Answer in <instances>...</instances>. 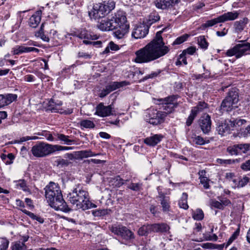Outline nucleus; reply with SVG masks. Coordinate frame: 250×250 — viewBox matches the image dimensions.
<instances>
[{
	"instance_id": "obj_1",
	"label": "nucleus",
	"mask_w": 250,
	"mask_h": 250,
	"mask_svg": "<svg viewBox=\"0 0 250 250\" xmlns=\"http://www.w3.org/2000/svg\"><path fill=\"white\" fill-rule=\"evenodd\" d=\"M161 33V31L157 32L155 37L150 42L135 52V62L147 63L164 56L168 52L169 49L165 45Z\"/></svg>"
},
{
	"instance_id": "obj_2",
	"label": "nucleus",
	"mask_w": 250,
	"mask_h": 250,
	"mask_svg": "<svg viewBox=\"0 0 250 250\" xmlns=\"http://www.w3.org/2000/svg\"><path fill=\"white\" fill-rule=\"evenodd\" d=\"M44 189L46 198L51 207L56 210L64 212L70 210L63 199L62 191L58 184L51 182Z\"/></svg>"
},
{
	"instance_id": "obj_3",
	"label": "nucleus",
	"mask_w": 250,
	"mask_h": 250,
	"mask_svg": "<svg viewBox=\"0 0 250 250\" xmlns=\"http://www.w3.org/2000/svg\"><path fill=\"white\" fill-rule=\"evenodd\" d=\"M67 197L76 209L84 210L96 207V205L90 201L88 192L83 189L75 188L68 194Z\"/></svg>"
},
{
	"instance_id": "obj_4",
	"label": "nucleus",
	"mask_w": 250,
	"mask_h": 250,
	"mask_svg": "<svg viewBox=\"0 0 250 250\" xmlns=\"http://www.w3.org/2000/svg\"><path fill=\"white\" fill-rule=\"evenodd\" d=\"M111 20L116 29L113 33L114 37L118 39L124 38L128 32L129 28L125 13L122 11H119L115 13Z\"/></svg>"
},
{
	"instance_id": "obj_5",
	"label": "nucleus",
	"mask_w": 250,
	"mask_h": 250,
	"mask_svg": "<svg viewBox=\"0 0 250 250\" xmlns=\"http://www.w3.org/2000/svg\"><path fill=\"white\" fill-rule=\"evenodd\" d=\"M115 2L113 0H104L103 3L94 5L92 9L88 12L91 19L96 20L107 15L114 9Z\"/></svg>"
},
{
	"instance_id": "obj_6",
	"label": "nucleus",
	"mask_w": 250,
	"mask_h": 250,
	"mask_svg": "<svg viewBox=\"0 0 250 250\" xmlns=\"http://www.w3.org/2000/svg\"><path fill=\"white\" fill-rule=\"evenodd\" d=\"M233 47L229 49L226 53L227 56H235L237 59L240 58L248 54L250 51V43L246 41L241 40L238 42Z\"/></svg>"
},
{
	"instance_id": "obj_7",
	"label": "nucleus",
	"mask_w": 250,
	"mask_h": 250,
	"mask_svg": "<svg viewBox=\"0 0 250 250\" xmlns=\"http://www.w3.org/2000/svg\"><path fill=\"white\" fill-rule=\"evenodd\" d=\"M31 151L35 157H44L55 152L54 145L44 142H39L33 146Z\"/></svg>"
},
{
	"instance_id": "obj_8",
	"label": "nucleus",
	"mask_w": 250,
	"mask_h": 250,
	"mask_svg": "<svg viewBox=\"0 0 250 250\" xmlns=\"http://www.w3.org/2000/svg\"><path fill=\"white\" fill-rule=\"evenodd\" d=\"M239 13L237 11L228 12L213 19L208 20L203 24L204 27H211L217 23L233 21L238 18Z\"/></svg>"
},
{
	"instance_id": "obj_9",
	"label": "nucleus",
	"mask_w": 250,
	"mask_h": 250,
	"mask_svg": "<svg viewBox=\"0 0 250 250\" xmlns=\"http://www.w3.org/2000/svg\"><path fill=\"white\" fill-rule=\"evenodd\" d=\"M238 101V92L236 89H233L229 92L228 96L222 102L221 108L224 110L230 111L237 106L236 104Z\"/></svg>"
},
{
	"instance_id": "obj_10",
	"label": "nucleus",
	"mask_w": 250,
	"mask_h": 250,
	"mask_svg": "<svg viewBox=\"0 0 250 250\" xmlns=\"http://www.w3.org/2000/svg\"><path fill=\"white\" fill-rule=\"evenodd\" d=\"M166 117V114L162 111L150 108L146 112V122L152 125H157L163 123Z\"/></svg>"
},
{
	"instance_id": "obj_11",
	"label": "nucleus",
	"mask_w": 250,
	"mask_h": 250,
	"mask_svg": "<svg viewBox=\"0 0 250 250\" xmlns=\"http://www.w3.org/2000/svg\"><path fill=\"white\" fill-rule=\"evenodd\" d=\"M109 229L114 234L120 236L125 240H130L134 238L133 233L126 227L122 225L112 226Z\"/></svg>"
},
{
	"instance_id": "obj_12",
	"label": "nucleus",
	"mask_w": 250,
	"mask_h": 250,
	"mask_svg": "<svg viewBox=\"0 0 250 250\" xmlns=\"http://www.w3.org/2000/svg\"><path fill=\"white\" fill-rule=\"evenodd\" d=\"M62 102L61 101H55L54 99H50L47 103L48 110H50L52 112H57L61 114H69L72 112V109H69L67 111L63 109L61 106Z\"/></svg>"
},
{
	"instance_id": "obj_13",
	"label": "nucleus",
	"mask_w": 250,
	"mask_h": 250,
	"mask_svg": "<svg viewBox=\"0 0 250 250\" xmlns=\"http://www.w3.org/2000/svg\"><path fill=\"white\" fill-rule=\"evenodd\" d=\"M114 111L112 104L106 106L103 103H100L96 107L95 114L101 117H105L113 115Z\"/></svg>"
},
{
	"instance_id": "obj_14",
	"label": "nucleus",
	"mask_w": 250,
	"mask_h": 250,
	"mask_svg": "<svg viewBox=\"0 0 250 250\" xmlns=\"http://www.w3.org/2000/svg\"><path fill=\"white\" fill-rule=\"evenodd\" d=\"M148 30L149 28L147 25L140 24L134 27L131 36L136 39L143 38L147 34Z\"/></svg>"
},
{
	"instance_id": "obj_15",
	"label": "nucleus",
	"mask_w": 250,
	"mask_h": 250,
	"mask_svg": "<svg viewBox=\"0 0 250 250\" xmlns=\"http://www.w3.org/2000/svg\"><path fill=\"white\" fill-rule=\"evenodd\" d=\"M164 103L163 104V113L166 114V116L171 113L177 105L174 98L172 97H168L163 100Z\"/></svg>"
},
{
	"instance_id": "obj_16",
	"label": "nucleus",
	"mask_w": 250,
	"mask_h": 250,
	"mask_svg": "<svg viewBox=\"0 0 250 250\" xmlns=\"http://www.w3.org/2000/svg\"><path fill=\"white\" fill-rule=\"evenodd\" d=\"M199 124L203 132L204 133H208L211 129L210 117L208 114H204L201 117Z\"/></svg>"
},
{
	"instance_id": "obj_17",
	"label": "nucleus",
	"mask_w": 250,
	"mask_h": 250,
	"mask_svg": "<svg viewBox=\"0 0 250 250\" xmlns=\"http://www.w3.org/2000/svg\"><path fill=\"white\" fill-rule=\"evenodd\" d=\"M17 98V95L14 94L0 95V108L10 104Z\"/></svg>"
},
{
	"instance_id": "obj_18",
	"label": "nucleus",
	"mask_w": 250,
	"mask_h": 250,
	"mask_svg": "<svg viewBox=\"0 0 250 250\" xmlns=\"http://www.w3.org/2000/svg\"><path fill=\"white\" fill-rule=\"evenodd\" d=\"M163 138V136L161 134H153L145 138L144 142L148 146H154L160 143Z\"/></svg>"
},
{
	"instance_id": "obj_19",
	"label": "nucleus",
	"mask_w": 250,
	"mask_h": 250,
	"mask_svg": "<svg viewBox=\"0 0 250 250\" xmlns=\"http://www.w3.org/2000/svg\"><path fill=\"white\" fill-rule=\"evenodd\" d=\"M231 130H233V128L230 125L229 121V122L225 121L224 123H221L216 128L218 133L221 136L229 134Z\"/></svg>"
},
{
	"instance_id": "obj_20",
	"label": "nucleus",
	"mask_w": 250,
	"mask_h": 250,
	"mask_svg": "<svg viewBox=\"0 0 250 250\" xmlns=\"http://www.w3.org/2000/svg\"><path fill=\"white\" fill-rule=\"evenodd\" d=\"M97 26L102 31H109L115 29L111 19L102 20Z\"/></svg>"
},
{
	"instance_id": "obj_21",
	"label": "nucleus",
	"mask_w": 250,
	"mask_h": 250,
	"mask_svg": "<svg viewBox=\"0 0 250 250\" xmlns=\"http://www.w3.org/2000/svg\"><path fill=\"white\" fill-rule=\"evenodd\" d=\"M42 12L41 10H38L29 19V25L32 28H36L41 22V15Z\"/></svg>"
},
{
	"instance_id": "obj_22",
	"label": "nucleus",
	"mask_w": 250,
	"mask_h": 250,
	"mask_svg": "<svg viewBox=\"0 0 250 250\" xmlns=\"http://www.w3.org/2000/svg\"><path fill=\"white\" fill-rule=\"evenodd\" d=\"M152 232H165L167 231L169 228L165 223L151 224Z\"/></svg>"
},
{
	"instance_id": "obj_23",
	"label": "nucleus",
	"mask_w": 250,
	"mask_h": 250,
	"mask_svg": "<svg viewBox=\"0 0 250 250\" xmlns=\"http://www.w3.org/2000/svg\"><path fill=\"white\" fill-rule=\"evenodd\" d=\"M159 197L160 198L161 204L163 211H168L170 208V202L169 197H166L159 191Z\"/></svg>"
},
{
	"instance_id": "obj_24",
	"label": "nucleus",
	"mask_w": 250,
	"mask_h": 250,
	"mask_svg": "<svg viewBox=\"0 0 250 250\" xmlns=\"http://www.w3.org/2000/svg\"><path fill=\"white\" fill-rule=\"evenodd\" d=\"M249 22L247 18H244L243 19L236 21L234 22V28L237 32H241L244 30L246 25Z\"/></svg>"
},
{
	"instance_id": "obj_25",
	"label": "nucleus",
	"mask_w": 250,
	"mask_h": 250,
	"mask_svg": "<svg viewBox=\"0 0 250 250\" xmlns=\"http://www.w3.org/2000/svg\"><path fill=\"white\" fill-rule=\"evenodd\" d=\"M250 181V178L245 176L241 180H237V179H233V184H231V186L233 188H242L245 186Z\"/></svg>"
},
{
	"instance_id": "obj_26",
	"label": "nucleus",
	"mask_w": 250,
	"mask_h": 250,
	"mask_svg": "<svg viewBox=\"0 0 250 250\" xmlns=\"http://www.w3.org/2000/svg\"><path fill=\"white\" fill-rule=\"evenodd\" d=\"M206 173L205 170H201L199 171V179L200 183L203 185V187L205 189H208L210 187V186L209 185V180L208 177L206 176H205V174Z\"/></svg>"
},
{
	"instance_id": "obj_27",
	"label": "nucleus",
	"mask_w": 250,
	"mask_h": 250,
	"mask_svg": "<svg viewBox=\"0 0 250 250\" xmlns=\"http://www.w3.org/2000/svg\"><path fill=\"white\" fill-rule=\"evenodd\" d=\"M152 232L151 225L147 224L142 226L138 230V233L139 235H147L149 233Z\"/></svg>"
},
{
	"instance_id": "obj_28",
	"label": "nucleus",
	"mask_w": 250,
	"mask_h": 250,
	"mask_svg": "<svg viewBox=\"0 0 250 250\" xmlns=\"http://www.w3.org/2000/svg\"><path fill=\"white\" fill-rule=\"evenodd\" d=\"M79 37L81 39H84L83 40H95L98 39V36L95 34H92L86 31H82Z\"/></svg>"
},
{
	"instance_id": "obj_29",
	"label": "nucleus",
	"mask_w": 250,
	"mask_h": 250,
	"mask_svg": "<svg viewBox=\"0 0 250 250\" xmlns=\"http://www.w3.org/2000/svg\"><path fill=\"white\" fill-rule=\"evenodd\" d=\"M188 194L186 193H183L180 201H179V205L181 208L187 209L188 208L187 203Z\"/></svg>"
},
{
	"instance_id": "obj_30",
	"label": "nucleus",
	"mask_w": 250,
	"mask_h": 250,
	"mask_svg": "<svg viewBox=\"0 0 250 250\" xmlns=\"http://www.w3.org/2000/svg\"><path fill=\"white\" fill-rule=\"evenodd\" d=\"M43 27L44 23H42L40 27V29L39 31L37 32L35 34V36L37 37H40L44 42H48L49 39L43 33Z\"/></svg>"
},
{
	"instance_id": "obj_31",
	"label": "nucleus",
	"mask_w": 250,
	"mask_h": 250,
	"mask_svg": "<svg viewBox=\"0 0 250 250\" xmlns=\"http://www.w3.org/2000/svg\"><path fill=\"white\" fill-rule=\"evenodd\" d=\"M14 182L16 183V186L17 188H20L23 191H28L29 188L27 186L26 182L24 180L20 179L18 181H15Z\"/></svg>"
},
{
	"instance_id": "obj_32",
	"label": "nucleus",
	"mask_w": 250,
	"mask_h": 250,
	"mask_svg": "<svg viewBox=\"0 0 250 250\" xmlns=\"http://www.w3.org/2000/svg\"><path fill=\"white\" fill-rule=\"evenodd\" d=\"M207 107V104L204 102H200L197 106L193 107L191 109L192 112L198 114L199 112H201L204 109Z\"/></svg>"
},
{
	"instance_id": "obj_33",
	"label": "nucleus",
	"mask_w": 250,
	"mask_h": 250,
	"mask_svg": "<svg viewBox=\"0 0 250 250\" xmlns=\"http://www.w3.org/2000/svg\"><path fill=\"white\" fill-rule=\"evenodd\" d=\"M81 158H87L100 155V153H94L90 150H83L78 152Z\"/></svg>"
},
{
	"instance_id": "obj_34",
	"label": "nucleus",
	"mask_w": 250,
	"mask_h": 250,
	"mask_svg": "<svg viewBox=\"0 0 250 250\" xmlns=\"http://www.w3.org/2000/svg\"><path fill=\"white\" fill-rule=\"evenodd\" d=\"M80 125L82 127L86 128H93L95 125L93 121L89 120H83L80 122Z\"/></svg>"
},
{
	"instance_id": "obj_35",
	"label": "nucleus",
	"mask_w": 250,
	"mask_h": 250,
	"mask_svg": "<svg viewBox=\"0 0 250 250\" xmlns=\"http://www.w3.org/2000/svg\"><path fill=\"white\" fill-rule=\"evenodd\" d=\"M238 154L246 153L250 150V146L249 144H238Z\"/></svg>"
},
{
	"instance_id": "obj_36",
	"label": "nucleus",
	"mask_w": 250,
	"mask_h": 250,
	"mask_svg": "<svg viewBox=\"0 0 250 250\" xmlns=\"http://www.w3.org/2000/svg\"><path fill=\"white\" fill-rule=\"evenodd\" d=\"M57 166L60 167H65L71 164V162L67 159L59 158L55 161Z\"/></svg>"
},
{
	"instance_id": "obj_37",
	"label": "nucleus",
	"mask_w": 250,
	"mask_h": 250,
	"mask_svg": "<svg viewBox=\"0 0 250 250\" xmlns=\"http://www.w3.org/2000/svg\"><path fill=\"white\" fill-rule=\"evenodd\" d=\"M192 217L195 220H201L204 218V214L201 209H197L192 212Z\"/></svg>"
},
{
	"instance_id": "obj_38",
	"label": "nucleus",
	"mask_w": 250,
	"mask_h": 250,
	"mask_svg": "<svg viewBox=\"0 0 250 250\" xmlns=\"http://www.w3.org/2000/svg\"><path fill=\"white\" fill-rule=\"evenodd\" d=\"M57 137L60 140L64 142L65 145H69L74 142L73 140L69 139V136L64 135L62 134H58Z\"/></svg>"
},
{
	"instance_id": "obj_39",
	"label": "nucleus",
	"mask_w": 250,
	"mask_h": 250,
	"mask_svg": "<svg viewBox=\"0 0 250 250\" xmlns=\"http://www.w3.org/2000/svg\"><path fill=\"white\" fill-rule=\"evenodd\" d=\"M22 211L23 212H24L25 214H26L27 215H28L32 219L37 220L40 223H43V222H44L43 219L40 216H37V215L34 214L33 213L31 212L26 210H22Z\"/></svg>"
},
{
	"instance_id": "obj_40",
	"label": "nucleus",
	"mask_w": 250,
	"mask_h": 250,
	"mask_svg": "<svg viewBox=\"0 0 250 250\" xmlns=\"http://www.w3.org/2000/svg\"><path fill=\"white\" fill-rule=\"evenodd\" d=\"M230 125L233 128L237 126H240L246 123V121L244 119H236L233 121H229Z\"/></svg>"
},
{
	"instance_id": "obj_41",
	"label": "nucleus",
	"mask_w": 250,
	"mask_h": 250,
	"mask_svg": "<svg viewBox=\"0 0 250 250\" xmlns=\"http://www.w3.org/2000/svg\"><path fill=\"white\" fill-rule=\"evenodd\" d=\"M217 238L218 237L216 234H213L212 235H207L206 234H203V238H200L198 239H195L194 241L196 242H202L204 240L216 241Z\"/></svg>"
},
{
	"instance_id": "obj_42",
	"label": "nucleus",
	"mask_w": 250,
	"mask_h": 250,
	"mask_svg": "<svg viewBox=\"0 0 250 250\" xmlns=\"http://www.w3.org/2000/svg\"><path fill=\"white\" fill-rule=\"evenodd\" d=\"M198 43L201 48L206 49L208 47V43L204 36H200L198 38Z\"/></svg>"
},
{
	"instance_id": "obj_43",
	"label": "nucleus",
	"mask_w": 250,
	"mask_h": 250,
	"mask_svg": "<svg viewBox=\"0 0 250 250\" xmlns=\"http://www.w3.org/2000/svg\"><path fill=\"white\" fill-rule=\"evenodd\" d=\"M9 244V240L6 238H0V250H7Z\"/></svg>"
},
{
	"instance_id": "obj_44",
	"label": "nucleus",
	"mask_w": 250,
	"mask_h": 250,
	"mask_svg": "<svg viewBox=\"0 0 250 250\" xmlns=\"http://www.w3.org/2000/svg\"><path fill=\"white\" fill-rule=\"evenodd\" d=\"M217 162L221 165H223L224 166H226L227 165H230L233 163H234L235 162H238V160L237 159L235 160H231V159H217L216 160Z\"/></svg>"
},
{
	"instance_id": "obj_45",
	"label": "nucleus",
	"mask_w": 250,
	"mask_h": 250,
	"mask_svg": "<svg viewBox=\"0 0 250 250\" xmlns=\"http://www.w3.org/2000/svg\"><path fill=\"white\" fill-rule=\"evenodd\" d=\"M13 55H19L24 53V45H16L12 49Z\"/></svg>"
},
{
	"instance_id": "obj_46",
	"label": "nucleus",
	"mask_w": 250,
	"mask_h": 250,
	"mask_svg": "<svg viewBox=\"0 0 250 250\" xmlns=\"http://www.w3.org/2000/svg\"><path fill=\"white\" fill-rule=\"evenodd\" d=\"M238 146L237 145H234L232 146H229L228 147L227 149V151L228 153H229L230 155H238Z\"/></svg>"
},
{
	"instance_id": "obj_47",
	"label": "nucleus",
	"mask_w": 250,
	"mask_h": 250,
	"mask_svg": "<svg viewBox=\"0 0 250 250\" xmlns=\"http://www.w3.org/2000/svg\"><path fill=\"white\" fill-rule=\"evenodd\" d=\"M142 184L131 183L128 188L133 191H139L142 189Z\"/></svg>"
},
{
	"instance_id": "obj_48",
	"label": "nucleus",
	"mask_w": 250,
	"mask_h": 250,
	"mask_svg": "<svg viewBox=\"0 0 250 250\" xmlns=\"http://www.w3.org/2000/svg\"><path fill=\"white\" fill-rule=\"evenodd\" d=\"M160 19V17L157 14H151L149 16L147 23L152 24V23L158 21Z\"/></svg>"
},
{
	"instance_id": "obj_49",
	"label": "nucleus",
	"mask_w": 250,
	"mask_h": 250,
	"mask_svg": "<svg viewBox=\"0 0 250 250\" xmlns=\"http://www.w3.org/2000/svg\"><path fill=\"white\" fill-rule=\"evenodd\" d=\"M193 141L196 144L198 145H203L209 143L208 140L206 141L199 136H196L194 138Z\"/></svg>"
},
{
	"instance_id": "obj_50",
	"label": "nucleus",
	"mask_w": 250,
	"mask_h": 250,
	"mask_svg": "<svg viewBox=\"0 0 250 250\" xmlns=\"http://www.w3.org/2000/svg\"><path fill=\"white\" fill-rule=\"evenodd\" d=\"M25 244L23 242H17L12 246V250H23L25 248Z\"/></svg>"
},
{
	"instance_id": "obj_51",
	"label": "nucleus",
	"mask_w": 250,
	"mask_h": 250,
	"mask_svg": "<svg viewBox=\"0 0 250 250\" xmlns=\"http://www.w3.org/2000/svg\"><path fill=\"white\" fill-rule=\"evenodd\" d=\"M188 35L185 34L181 37L177 38L173 42V44H180L187 40Z\"/></svg>"
},
{
	"instance_id": "obj_52",
	"label": "nucleus",
	"mask_w": 250,
	"mask_h": 250,
	"mask_svg": "<svg viewBox=\"0 0 250 250\" xmlns=\"http://www.w3.org/2000/svg\"><path fill=\"white\" fill-rule=\"evenodd\" d=\"M108 213V211L106 209L95 210L92 211V214L95 216H101L105 215Z\"/></svg>"
},
{
	"instance_id": "obj_53",
	"label": "nucleus",
	"mask_w": 250,
	"mask_h": 250,
	"mask_svg": "<svg viewBox=\"0 0 250 250\" xmlns=\"http://www.w3.org/2000/svg\"><path fill=\"white\" fill-rule=\"evenodd\" d=\"M222 205V203H221L220 202L216 201L215 200H212L210 202V205L212 207L219 209L223 208V205Z\"/></svg>"
},
{
	"instance_id": "obj_54",
	"label": "nucleus",
	"mask_w": 250,
	"mask_h": 250,
	"mask_svg": "<svg viewBox=\"0 0 250 250\" xmlns=\"http://www.w3.org/2000/svg\"><path fill=\"white\" fill-rule=\"evenodd\" d=\"M72 149V147L63 146L58 145H54V152L57 151L69 150Z\"/></svg>"
},
{
	"instance_id": "obj_55",
	"label": "nucleus",
	"mask_w": 250,
	"mask_h": 250,
	"mask_svg": "<svg viewBox=\"0 0 250 250\" xmlns=\"http://www.w3.org/2000/svg\"><path fill=\"white\" fill-rule=\"evenodd\" d=\"M38 139V137L37 136H25L22 137L20 139V140H18L16 141V143H20L23 142H25L30 140H36Z\"/></svg>"
},
{
	"instance_id": "obj_56",
	"label": "nucleus",
	"mask_w": 250,
	"mask_h": 250,
	"mask_svg": "<svg viewBox=\"0 0 250 250\" xmlns=\"http://www.w3.org/2000/svg\"><path fill=\"white\" fill-rule=\"evenodd\" d=\"M196 115L197 114H196V113L192 112V110L191 111V113L187 120L186 124L187 125L189 126L191 125L194 118L196 117Z\"/></svg>"
},
{
	"instance_id": "obj_57",
	"label": "nucleus",
	"mask_w": 250,
	"mask_h": 250,
	"mask_svg": "<svg viewBox=\"0 0 250 250\" xmlns=\"http://www.w3.org/2000/svg\"><path fill=\"white\" fill-rule=\"evenodd\" d=\"M106 86L110 92L118 88L117 82L111 83Z\"/></svg>"
},
{
	"instance_id": "obj_58",
	"label": "nucleus",
	"mask_w": 250,
	"mask_h": 250,
	"mask_svg": "<svg viewBox=\"0 0 250 250\" xmlns=\"http://www.w3.org/2000/svg\"><path fill=\"white\" fill-rule=\"evenodd\" d=\"M201 247L205 249H215L217 247H215V245L210 243H206L202 244Z\"/></svg>"
},
{
	"instance_id": "obj_59",
	"label": "nucleus",
	"mask_w": 250,
	"mask_h": 250,
	"mask_svg": "<svg viewBox=\"0 0 250 250\" xmlns=\"http://www.w3.org/2000/svg\"><path fill=\"white\" fill-rule=\"evenodd\" d=\"M185 55L183 53L180 55V58L179 59V60L176 62V65L181 64L182 63H183L185 65L187 64L188 63L187 62V59L185 57Z\"/></svg>"
},
{
	"instance_id": "obj_60",
	"label": "nucleus",
	"mask_w": 250,
	"mask_h": 250,
	"mask_svg": "<svg viewBox=\"0 0 250 250\" xmlns=\"http://www.w3.org/2000/svg\"><path fill=\"white\" fill-rule=\"evenodd\" d=\"M196 51V48L194 47H190L188 48L187 49L184 50L183 52V54L186 55V54H189V55H192L194 54V53Z\"/></svg>"
},
{
	"instance_id": "obj_61",
	"label": "nucleus",
	"mask_w": 250,
	"mask_h": 250,
	"mask_svg": "<svg viewBox=\"0 0 250 250\" xmlns=\"http://www.w3.org/2000/svg\"><path fill=\"white\" fill-rule=\"evenodd\" d=\"M31 52H39V50L35 47H27L24 45V53H29Z\"/></svg>"
},
{
	"instance_id": "obj_62",
	"label": "nucleus",
	"mask_w": 250,
	"mask_h": 250,
	"mask_svg": "<svg viewBox=\"0 0 250 250\" xmlns=\"http://www.w3.org/2000/svg\"><path fill=\"white\" fill-rule=\"evenodd\" d=\"M83 42L85 44H92L93 45L99 47L102 44V42L101 41L92 42L87 40H83Z\"/></svg>"
},
{
	"instance_id": "obj_63",
	"label": "nucleus",
	"mask_w": 250,
	"mask_h": 250,
	"mask_svg": "<svg viewBox=\"0 0 250 250\" xmlns=\"http://www.w3.org/2000/svg\"><path fill=\"white\" fill-rule=\"evenodd\" d=\"M241 167L245 171L250 170V160L241 165Z\"/></svg>"
},
{
	"instance_id": "obj_64",
	"label": "nucleus",
	"mask_w": 250,
	"mask_h": 250,
	"mask_svg": "<svg viewBox=\"0 0 250 250\" xmlns=\"http://www.w3.org/2000/svg\"><path fill=\"white\" fill-rule=\"evenodd\" d=\"M110 92L106 86L103 89L99 94V96L101 98H104L108 95Z\"/></svg>"
}]
</instances>
